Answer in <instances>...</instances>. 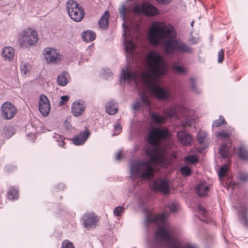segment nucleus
<instances>
[{
    "mask_svg": "<svg viewBox=\"0 0 248 248\" xmlns=\"http://www.w3.org/2000/svg\"><path fill=\"white\" fill-rule=\"evenodd\" d=\"M169 136L167 129L154 127L149 132L148 142L151 145L146 150L149 161H132L130 166V176L132 179L151 178L153 176L152 164L160 163L164 161L165 155L159 146V139H165Z\"/></svg>",
    "mask_w": 248,
    "mask_h": 248,
    "instance_id": "1",
    "label": "nucleus"
},
{
    "mask_svg": "<svg viewBox=\"0 0 248 248\" xmlns=\"http://www.w3.org/2000/svg\"><path fill=\"white\" fill-rule=\"evenodd\" d=\"M150 43L155 46L162 45L168 55L191 53L192 49L186 42L177 38L174 28L170 24L157 22L152 24L148 31Z\"/></svg>",
    "mask_w": 248,
    "mask_h": 248,
    "instance_id": "2",
    "label": "nucleus"
},
{
    "mask_svg": "<svg viewBox=\"0 0 248 248\" xmlns=\"http://www.w3.org/2000/svg\"><path fill=\"white\" fill-rule=\"evenodd\" d=\"M167 213L151 217L147 214L145 226L148 229L150 224H160L154 235V241L149 242V248H197L195 245L185 242L175 236L174 228L166 220Z\"/></svg>",
    "mask_w": 248,
    "mask_h": 248,
    "instance_id": "3",
    "label": "nucleus"
},
{
    "mask_svg": "<svg viewBox=\"0 0 248 248\" xmlns=\"http://www.w3.org/2000/svg\"><path fill=\"white\" fill-rule=\"evenodd\" d=\"M148 71L141 74V80L151 93L159 100H168L170 93L158 84L157 77L165 75L167 70L166 62L158 52L152 51L146 58Z\"/></svg>",
    "mask_w": 248,
    "mask_h": 248,
    "instance_id": "4",
    "label": "nucleus"
},
{
    "mask_svg": "<svg viewBox=\"0 0 248 248\" xmlns=\"http://www.w3.org/2000/svg\"><path fill=\"white\" fill-rule=\"evenodd\" d=\"M126 11V7L124 5H122L119 10V13L122 19L124 21V23L122 24L124 30V32L123 34L124 38V50L126 54L127 59L131 61L132 60L133 58V52L135 50V43L131 39H128L126 36V33L125 31L126 28L125 25V16Z\"/></svg>",
    "mask_w": 248,
    "mask_h": 248,
    "instance_id": "5",
    "label": "nucleus"
},
{
    "mask_svg": "<svg viewBox=\"0 0 248 248\" xmlns=\"http://www.w3.org/2000/svg\"><path fill=\"white\" fill-rule=\"evenodd\" d=\"M67 13L70 18L76 22L81 21L84 17L83 8L74 0H69L66 4Z\"/></svg>",
    "mask_w": 248,
    "mask_h": 248,
    "instance_id": "6",
    "label": "nucleus"
},
{
    "mask_svg": "<svg viewBox=\"0 0 248 248\" xmlns=\"http://www.w3.org/2000/svg\"><path fill=\"white\" fill-rule=\"evenodd\" d=\"M38 38L37 32L31 28L26 29L20 34L19 42L21 46L34 45L38 42Z\"/></svg>",
    "mask_w": 248,
    "mask_h": 248,
    "instance_id": "7",
    "label": "nucleus"
},
{
    "mask_svg": "<svg viewBox=\"0 0 248 248\" xmlns=\"http://www.w3.org/2000/svg\"><path fill=\"white\" fill-rule=\"evenodd\" d=\"M219 153L222 158H224L226 163L222 165L218 172V176L221 179L224 177L228 170L231 164L230 152L226 143H223L219 149Z\"/></svg>",
    "mask_w": 248,
    "mask_h": 248,
    "instance_id": "8",
    "label": "nucleus"
},
{
    "mask_svg": "<svg viewBox=\"0 0 248 248\" xmlns=\"http://www.w3.org/2000/svg\"><path fill=\"white\" fill-rule=\"evenodd\" d=\"M43 54L47 63H58L62 60L59 50L53 47H46Z\"/></svg>",
    "mask_w": 248,
    "mask_h": 248,
    "instance_id": "9",
    "label": "nucleus"
},
{
    "mask_svg": "<svg viewBox=\"0 0 248 248\" xmlns=\"http://www.w3.org/2000/svg\"><path fill=\"white\" fill-rule=\"evenodd\" d=\"M133 11L136 13H143L148 16H154L158 13L157 9L148 2L135 6Z\"/></svg>",
    "mask_w": 248,
    "mask_h": 248,
    "instance_id": "10",
    "label": "nucleus"
},
{
    "mask_svg": "<svg viewBox=\"0 0 248 248\" xmlns=\"http://www.w3.org/2000/svg\"><path fill=\"white\" fill-rule=\"evenodd\" d=\"M151 188L154 191L167 194L170 191L169 183L166 179L162 178L154 180L150 185Z\"/></svg>",
    "mask_w": 248,
    "mask_h": 248,
    "instance_id": "11",
    "label": "nucleus"
},
{
    "mask_svg": "<svg viewBox=\"0 0 248 248\" xmlns=\"http://www.w3.org/2000/svg\"><path fill=\"white\" fill-rule=\"evenodd\" d=\"M2 116L7 120L13 118L17 112L16 107L10 102H5L0 108Z\"/></svg>",
    "mask_w": 248,
    "mask_h": 248,
    "instance_id": "12",
    "label": "nucleus"
},
{
    "mask_svg": "<svg viewBox=\"0 0 248 248\" xmlns=\"http://www.w3.org/2000/svg\"><path fill=\"white\" fill-rule=\"evenodd\" d=\"M82 219L84 227L88 230L94 228L98 221L97 217L93 213L84 214Z\"/></svg>",
    "mask_w": 248,
    "mask_h": 248,
    "instance_id": "13",
    "label": "nucleus"
},
{
    "mask_svg": "<svg viewBox=\"0 0 248 248\" xmlns=\"http://www.w3.org/2000/svg\"><path fill=\"white\" fill-rule=\"evenodd\" d=\"M39 110L43 116H47L50 111V104L47 97L41 95L39 99Z\"/></svg>",
    "mask_w": 248,
    "mask_h": 248,
    "instance_id": "14",
    "label": "nucleus"
},
{
    "mask_svg": "<svg viewBox=\"0 0 248 248\" xmlns=\"http://www.w3.org/2000/svg\"><path fill=\"white\" fill-rule=\"evenodd\" d=\"M121 78L124 82H136L137 74L133 71L129 70L127 67H124L122 69Z\"/></svg>",
    "mask_w": 248,
    "mask_h": 248,
    "instance_id": "15",
    "label": "nucleus"
},
{
    "mask_svg": "<svg viewBox=\"0 0 248 248\" xmlns=\"http://www.w3.org/2000/svg\"><path fill=\"white\" fill-rule=\"evenodd\" d=\"M234 206L238 210L239 215H241V221L245 226L247 227L248 224V217L247 214V207L243 203L241 202L236 203Z\"/></svg>",
    "mask_w": 248,
    "mask_h": 248,
    "instance_id": "16",
    "label": "nucleus"
},
{
    "mask_svg": "<svg viewBox=\"0 0 248 248\" xmlns=\"http://www.w3.org/2000/svg\"><path fill=\"white\" fill-rule=\"evenodd\" d=\"M140 102L135 101L132 105V108L134 110H138L140 108L145 106L147 108L150 107V101L148 97L144 93H140Z\"/></svg>",
    "mask_w": 248,
    "mask_h": 248,
    "instance_id": "17",
    "label": "nucleus"
},
{
    "mask_svg": "<svg viewBox=\"0 0 248 248\" xmlns=\"http://www.w3.org/2000/svg\"><path fill=\"white\" fill-rule=\"evenodd\" d=\"M90 135V133L89 131L86 129L83 132L72 139L73 143L75 145H82L85 143Z\"/></svg>",
    "mask_w": 248,
    "mask_h": 248,
    "instance_id": "18",
    "label": "nucleus"
},
{
    "mask_svg": "<svg viewBox=\"0 0 248 248\" xmlns=\"http://www.w3.org/2000/svg\"><path fill=\"white\" fill-rule=\"evenodd\" d=\"M85 108L84 103L83 101H75L72 106V113L76 117L79 116L84 111Z\"/></svg>",
    "mask_w": 248,
    "mask_h": 248,
    "instance_id": "19",
    "label": "nucleus"
},
{
    "mask_svg": "<svg viewBox=\"0 0 248 248\" xmlns=\"http://www.w3.org/2000/svg\"><path fill=\"white\" fill-rule=\"evenodd\" d=\"M177 137L180 142L185 145H189L192 143L191 136L186 131H179L177 133Z\"/></svg>",
    "mask_w": 248,
    "mask_h": 248,
    "instance_id": "20",
    "label": "nucleus"
},
{
    "mask_svg": "<svg viewBox=\"0 0 248 248\" xmlns=\"http://www.w3.org/2000/svg\"><path fill=\"white\" fill-rule=\"evenodd\" d=\"M195 190L199 196H204L209 192V186L204 181H201L197 184Z\"/></svg>",
    "mask_w": 248,
    "mask_h": 248,
    "instance_id": "21",
    "label": "nucleus"
},
{
    "mask_svg": "<svg viewBox=\"0 0 248 248\" xmlns=\"http://www.w3.org/2000/svg\"><path fill=\"white\" fill-rule=\"evenodd\" d=\"M198 211L199 213L198 218L200 220L207 223L211 221V219L209 217V213L207 212L203 206L199 205L198 207Z\"/></svg>",
    "mask_w": 248,
    "mask_h": 248,
    "instance_id": "22",
    "label": "nucleus"
},
{
    "mask_svg": "<svg viewBox=\"0 0 248 248\" xmlns=\"http://www.w3.org/2000/svg\"><path fill=\"white\" fill-rule=\"evenodd\" d=\"M15 54V51L11 46H5L2 48V56L6 61L13 60Z\"/></svg>",
    "mask_w": 248,
    "mask_h": 248,
    "instance_id": "23",
    "label": "nucleus"
},
{
    "mask_svg": "<svg viewBox=\"0 0 248 248\" xmlns=\"http://www.w3.org/2000/svg\"><path fill=\"white\" fill-rule=\"evenodd\" d=\"M106 112L110 115H114L118 111V105L113 100L108 101L106 105Z\"/></svg>",
    "mask_w": 248,
    "mask_h": 248,
    "instance_id": "24",
    "label": "nucleus"
},
{
    "mask_svg": "<svg viewBox=\"0 0 248 248\" xmlns=\"http://www.w3.org/2000/svg\"><path fill=\"white\" fill-rule=\"evenodd\" d=\"M69 74L67 72H63L59 74L57 78L58 84L61 86L66 85L69 82Z\"/></svg>",
    "mask_w": 248,
    "mask_h": 248,
    "instance_id": "25",
    "label": "nucleus"
},
{
    "mask_svg": "<svg viewBox=\"0 0 248 248\" xmlns=\"http://www.w3.org/2000/svg\"><path fill=\"white\" fill-rule=\"evenodd\" d=\"M109 17V13L107 11H105L98 22L100 28L105 30L108 28Z\"/></svg>",
    "mask_w": 248,
    "mask_h": 248,
    "instance_id": "26",
    "label": "nucleus"
},
{
    "mask_svg": "<svg viewBox=\"0 0 248 248\" xmlns=\"http://www.w3.org/2000/svg\"><path fill=\"white\" fill-rule=\"evenodd\" d=\"M96 34L93 31L89 30L84 31L81 34L82 39L86 42H91L95 39Z\"/></svg>",
    "mask_w": 248,
    "mask_h": 248,
    "instance_id": "27",
    "label": "nucleus"
},
{
    "mask_svg": "<svg viewBox=\"0 0 248 248\" xmlns=\"http://www.w3.org/2000/svg\"><path fill=\"white\" fill-rule=\"evenodd\" d=\"M189 84L188 87L190 92L195 93V94H200L202 91L200 89L196 87V80L193 78H189Z\"/></svg>",
    "mask_w": 248,
    "mask_h": 248,
    "instance_id": "28",
    "label": "nucleus"
},
{
    "mask_svg": "<svg viewBox=\"0 0 248 248\" xmlns=\"http://www.w3.org/2000/svg\"><path fill=\"white\" fill-rule=\"evenodd\" d=\"M151 120L153 123L155 124L159 125L163 124L165 122V119L163 116H161L155 113L150 114Z\"/></svg>",
    "mask_w": 248,
    "mask_h": 248,
    "instance_id": "29",
    "label": "nucleus"
},
{
    "mask_svg": "<svg viewBox=\"0 0 248 248\" xmlns=\"http://www.w3.org/2000/svg\"><path fill=\"white\" fill-rule=\"evenodd\" d=\"M7 197L9 200H17L18 198V190L16 187H11L7 194Z\"/></svg>",
    "mask_w": 248,
    "mask_h": 248,
    "instance_id": "30",
    "label": "nucleus"
},
{
    "mask_svg": "<svg viewBox=\"0 0 248 248\" xmlns=\"http://www.w3.org/2000/svg\"><path fill=\"white\" fill-rule=\"evenodd\" d=\"M238 155L240 158L244 160H248V150L244 146H241L239 148Z\"/></svg>",
    "mask_w": 248,
    "mask_h": 248,
    "instance_id": "31",
    "label": "nucleus"
},
{
    "mask_svg": "<svg viewBox=\"0 0 248 248\" xmlns=\"http://www.w3.org/2000/svg\"><path fill=\"white\" fill-rule=\"evenodd\" d=\"M53 138L55 139L56 141L58 142V145L60 147H63L64 145V138L63 136L54 133L53 136Z\"/></svg>",
    "mask_w": 248,
    "mask_h": 248,
    "instance_id": "32",
    "label": "nucleus"
},
{
    "mask_svg": "<svg viewBox=\"0 0 248 248\" xmlns=\"http://www.w3.org/2000/svg\"><path fill=\"white\" fill-rule=\"evenodd\" d=\"M226 124V122L224 117L222 116H220L218 119L216 120L213 122L212 127H217L222 125L225 124Z\"/></svg>",
    "mask_w": 248,
    "mask_h": 248,
    "instance_id": "33",
    "label": "nucleus"
},
{
    "mask_svg": "<svg viewBox=\"0 0 248 248\" xmlns=\"http://www.w3.org/2000/svg\"><path fill=\"white\" fill-rule=\"evenodd\" d=\"M180 171L184 176H188L191 174V170L187 166H184L180 168Z\"/></svg>",
    "mask_w": 248,
    "mask_h": 248,
    "instance_id": "34",
    "label": "nucleus"
},
{
    "mask_svg": "<svg viewBox=\"0 0 248 248\" xmlns=\"http://www.w3.org/2000/svg\"><path fill=\"white\" fill-rule=\"evenodd\" d=\"M232 135V132L231 130L228 131H225V130H222L219 131L217 133V136L220 138L225 139L230 137Z\"/></svg>",
    "mask_w": 248,
    "mask_h": 248,
    "instance_id": "35",
    "label": "nucleus"
},
{
    "mask_svg": "<svg viewBox=\"0 0 248 248\" xmlns=\"http://www.w3.org/2000/svg\"><path fill=\"white\" fill-rule=\"evenodd\" d=\"M124 210V208L122 206H118L115 207L113 210V214L117 217H120L122 215Z\"/></svg>",
    "mask_w": 248,
    "mask_h": 248,
    "instance_id": "36",
    "label": "nucleus"
},
{
    "mask_svg": "<svg viewBox=\"0 0 248 248\" xmlns=\"http://www.w3.org/2000/svg\"><path fill=\"white\" fill-rule=\"evenodd\" d=\"M207 136V134L204 132L200 131L197 135V140L200 144L204 142L205 138Z\"/></svg>",
    "mask_w": 248,
    "mask_h": 248,
    "instance_id": "37",
    "label": "nucleus"
},
{
    "mask_svg": "<svg viewBox=\"0 0 248 248\" xmlns=\"http://www.w3.org/2000/svg\"><path fill=\"white\" fill-rule=\"evenodd\" d=\"M239 179L243 182H248V173L242 171L239 173Z\"/></svg>",
    "mask_w": 248,
    "mask_h": 248,
    "instance_id": "38",
    "label": "nucleus"
},
{
    "mask_svg": "<svg viewBox=\"0 0 248 248\" xmlns=\"http://www.w3.org/2000/svg\"><path fill=\"white\" fill-rule=\"evenodd\" d=\"M169 117H174L176 114V111L174 108H169L165 112Z\"/></svg>",
    "mask_w": 248,
    "mask_h": 248,
    "instance_id": "39",
    "label": "nucleus"
},
{
    "mask_svg": "<svg viewBox=\"0 0 248 248\" xmlns=\"http://www.w3.org/2000/svg\"><path fill=\"white\" fill-rule=\"evenodd\" d=\"M61 248H75V247L72 242L65 240L62 242Z\"/></svg>",
    "mask_w": 248,
    "mask_h": 248,
    "instance_id": "40",
    "label": "nucleus"
},
{
    "mask_svg": "<svg viewBox=\"0 0 248 248\" xmlns=\"http://www.w3.org/2000/svg\"><path fill=\"white\" fill-rule=\"evenodd\" d=\"M102 74L104 76L105 78L107 79L111 78L112 76V73L111 72L110 69L108 68L104 69Z\"/></svg>",
    "mask_w": 248,
    "mask_h": 248,
    "instance_id": "41",
    "label": "nucleus"
},
{
    "mask_svg": "<svg viewBox=\"0 0 248 248\" xmlns=\"http://www.w3.org/2000/svg\"><path fill=\"white\" fill-rule=\"evenodd\" d=\"M173 70L179 74H182L186 72V70L180 65H174L173 67Z\"/></svg>",
    "mask_w": 248,
    "mask_h": 248,
    "instance_id": "42",
    "label": "nucleus"
},
{
    "mask_svg": "<svg viewBox=\"0 0 248 248\" xmlns=\"http://www.w3.org/2000/svg\"><path fill=\"white\" fill-rule=\"evenodd\" d=\"M185 159L187 162L191 163H194L198 161L197 157L194 155L187 156L185 158Z\"/></svg>",
    "mask_w": 248,
    "mask_h": 248,
    "instance_id": "43",
    "label": "nucleus"
},
{
    "mask_svg": "<svg viewBox=\"0 0 248 248\" xmlns=\"http://www.w3.org/2000/svg\"><path fill=\"white\" fill-rule=\"evenodd\" d=\"M29 64L28 63H22L20 67L21 73L23 75H26L28 71V67Z\"/></svg>",
    "mask_w": 248,
    "mask_h": 248,
    "instance_id": "44",
    "label": "nucleus"
},
{
    "mask_svg": "<svg viewBox=\"0 0 248 248\" xmlns=\"http://www.w3.org/2000/svg\"><path fill=\"white\" fill-rule=\"evenodd\" d=\"M224 51L222 49H220L217 55L218 57V63H221L224 60Z\"/></svg>",
    "mask_w": 248,
    "mask_h": 248,
    "instance_id": "45",
    "label": "nucleus"
},
{
    "mask_svg": "<svg viewBox=\"0 0 248 248\" xmlns=\"http://www.w3.org/2000/svg\"><path fill=\"white\" fill-rule=\"evenodd\" d=\"M169 208L171 212H175L178 208V205L176 203L172 202L169 205Z\"/></svg>",
    "mask_w": 248,
    "mask_h": 248,
    "instance_id": "46",
    "label": "nucleus"
},
{
    "mask_svg": "<svg viewBox=\"0 0 248 248\" xmlns=\"http://www.w3.org/2000/svg\"><path fill=\"white\" fill-rule=\"evenodd\" d=\"M114 130L116 132V134H115V135H117L119 134L121 132L122 127L119 123L116 124L115 125H114ZM113 135H114V134H113Z\"/></svg>",
    "mask_w": 248,
    "mask_h": 248,
    "instance_id": "47",
    "label": "nucleus"
},
{
    "mask_svg": "<svg viewBox=\"0 0 248 248\" xmlns=\"http://www.w3.org/2000/svg\"><path fill=\"white\" fill-rule=\"evenodd\" d=\"M156 2L159 4H162V5H168L170 4L172 0H155Z\"/></svg>",
    "mask_w": 248,
    "mask_h": 248,
    "instance_id": "48",
    "label": "nucleus"
},
{
    "mask_svg": "<svg viewBox=\"0 0 248 248\" xmlns=\"http://www.w3.org/2000/svg\"><path fill=\"white\" fill-rule=\"evenodd\" d=\"M69 99V96L67 95H63L61 97V101L60 104L62 106L64 104L65 102H67Z\"/></svg>",
    "mask_w": 248,
    "mask_h": 248,
    "instance_id": "49",
    "label": "nucleus"
},
{
    "mask_svg": "<svg viewBox=\"0 0 248 248\" xmlns=\"http://www.w3.org/2000/svg\"><path fill=\"white\" fill-rule=\"evenodd\" d=\"M5 170L8 172H12L16 170V168L12 165H8L5 167Z\"/></svg>",
    "mask_w": 248,
    "mask_h": 248,
    "instance_id": "50",
    "label": "nucleus"
},
{
    "mask_svg": "<svg viewBox=\"0 0 248 248\" xmlns=\"http://www.w3.org/2000/svg\"><path fill=\"white\" fill-rule=\"evenodd\" d=\"M116 160H120L122 158V152H119L116 155Z\"/></svg>",
    "mask_w": 248,
    "mask_h": 248,
    "instance_id": "51",
    "label": "nucleus"
},
{
    "mask_svg": "<svg viewBox=\"0 0 248 248\" xmlns=\"http://www.w3.org/2000/svg\"><path fill=\"white\" fill-rule=\"evenodd\" d=\"M64 188H65V186L63 184H62V183L59 184L58 185V189L59 190H63Z\"/></svg>",
    "mask_w": 248,
    "mask_h": 248,
    "instance_id": "52",
    "label": "nucleus"
},
{
    "mask_svg": "<svg viewBox=\"0 0 248 248\" xmlns=\"http://www.w3.org/2000/svg\"><path fill=\"white\" fill-rule=\"evenodd\" d=\"M65 126L68 129H70V128H71V127L70 126V123L68 122L67 121H65Z\"/></svg>",
    "mask_w": 248,
    "mask_h": 248,
    "instance_id": "53",
    "label": "nucleus"
},
{
    "mask_svg": "<svg viewBox=\"0 0 248 248\" xmlns=\"http://www.w3.org/2000/svg\"><path fill=\"white\" fill-rule=\"evenodd\" d=\"M193 24H194V21H193L191 22V23L190 24L191 26L193 27Z\"/></svg>",
    "mask_w": 248,
    "mask_h": 248,
    "instance_id": "54",
    "label": "nucleus"
},
{
    "mask_svg": "<svg viewBox=\"0 0 248 248\" xmlns=\"http://www.w3.org/2000/svg\"><path fill=\"white\" fill-rule=\"evenodd\" d=\"M90 49V46H89V47H88V48L87 49V50L88 51V50H89Z\"/></svg>",
    "mask_w": 248,
    "mask_h": 248,
    "instance_id": "55",
    "label": "nucleus"
}]
</instances>
